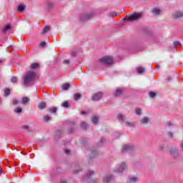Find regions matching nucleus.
I'll use <instances>...</instances> for the list:
<instances>
[{
	"label": "nucleus",
	"mask_w": 183,
	"mask_h": 183,
	"mask_svg": "<svg viewBox=\"0 0 183 183\" xmlns=\"http://www.w3.org/2000/svg\"><path fill=\"white\" fill-rule=\"evenodd\" d=\"M35 79V72L29 71L27 74H26L24 78V85H28L29 82H32Z\"/></svg>",
	"instance_id": "1"
},
{
	"label": "nucleus",
	"mask_w": 183,
	"mask_h": 183,
	"mask_svg": "<svg viewBox=\"0 0 183 183\" xmlns=\"http://www.w3.org/2000/svg\"><path fill=\"white\" fill-rule=\"evenodd\" d=\"M141 16H142V13H136L132 16H126L124 19L125 21H137V19H139V18H141Z\"/></svg>",
	"instance_id": "2"
},
{
	"label": "nucleus",
	"mask_w": 183,
	"mask_h": 183,
	"mask_svg": "<svg viewBox=\"0 0 183 183\" xmlns=\"http://www.w3.org/2000/svg\"><path fill=\"white\" fill-rule=\"evenodd\" d=\"M99 61L102 62V64H105L106 65H111V64L114 62V59L109 56H106L100 59Z\"/></svg>",
	"instance_id": "3"
},
{
	"label": "nucleus",
	"mask_w": 183,
	"mask_h": 183,
	"mask_svg": "<svg viewBox=\"0 0 183 183\" xmlns=\"http://www.w3.org/2000/svg\"><path fill=\"white\" fill-rule=\"evenodd\" d=\"M127 169V164L124 162H122L120 163L119 168L116 171L118 174H120L121 172H124V170Z\"/></svg>",
	"instance_id": "4"
},
{
	"label": "nucleus",
	"mask_w": 183,
	"mask_h": 183,
	"mask_svg": "<svg viewBox=\"0 0 183 183\" xmlns=\"http://www.w3.org/2000/svg\"><path fill=\"white\" fill-rule=\"evenodd\" d=\"M94 175V172H90V176H86L84 177L83 181H86L87 183H95L94 180L91 179V177Z\"/></svg>",
	"instance_id": "5"
},
{
	"label": "nucleus",
	"mask_w": 183,
	"mask_h": 183,
	"mask_svg": "<svg viewBox=\"0 0 183 183\" xmlns=\"http://www.w3.org/2000/svg\"><path fill=\"white\" fill-rule=\"evenodd\" d=\"M101 98H102V92H98L94 94L92 99V101H98V99H101Z\"/></svg>",
	"instance_id": "6"
},
{
	"label": "nucleus",
	"mask_w": 183,
	"mask_h": 183,
	"mask_svg": "<svg viewBox=\"0 0 183 183\" xmlns=\"http://www.w3.org/2000/svg\"><path fill=\"white\" fill-rule=\"evenodd\" d=\"M183 12L182 11H177L176 13L172 14V18L174 19H178V18H182Z\"/></svg>",
	"instance_id": "7"
},
{
	"label": "nucleus",
	"mask_w": 183,
	"mask_h": 183,
	"mask_svg": "<svg viewBox=\"0 0 183 183\" xmlns=\"http://www.w3.org/2000/svg\"><path fill=\"white\" fill-rule=\"evenodd\" d=\"M29 101H31V99H29V97H24L21 99V104H22V105H28V104H29Z\"/></svg>",
	"instance_id": "8"
},
{
	"label": "nucleus",
	"mask_w": 183,
	"mask_h": 183,
	"mask_svg": "<svg viewBox=\"0 0 183 183\" xmlns=\"http://www.w3.org/2000/svg\"><path fill=\"white\" fill-rule=\"evenodd\" d=\"M49 31H51V26H46L43 31L40 33V35H44V34H47Z\"/></svg>",
	"instance_id": "9"
},
{
	"label": "nucleus",
	"mask_w": 183,
	"mask_h": 183,
	"mask_svg": "<svg viewBox=\"0 0 183 183\" xmlns=\"http://www.w3.org/2000/svg\"><path fill=\"white\" fill-rule=\"evenodd\" d=\"M112 179V175L110 176H106L103 179V182L104 183H109L111 182V180Z\"/></svg>",
	"instance_id": "10"
},
{
	"label": "nucleus",
	"mask_w": 183,
	"mask_h": 183,
	"mask_svg": "<svg viewBox=\"0 0 183 183\" xmlns=\"http://www.w3.org/2000/svg\"><path fill=\"white\" fill-rule=\"evenodd\" d=\"M132 149V147L131 146L124 145L122 148V152H125V151H131Z\"/></svg>",
	"instance_id": "11"
},
{
	"label": "nucleus",
	"mask_w": 183,
	"mask_h": 183,
	"mask_svg": "<svg viewBox=\"0 0 183 183\" xmlns=\"http://www.w3.org/2000/svg\"><path fill=\"white\" fill-rule=\"evenodd\" d=\"M39 109H45L46 108V103L42 102L38 104Z\"/></svg>",
	"instance_id": "12"
},
{
	"label": "nucleus",
	"mask_w": 183,
	"mask_h": 183,
	"mask_svg": "<svg viewBox=\"0 0 183 183\" xmlns=\"http://www.w3.org/2000/svg\"><path fill=\"white\" fill-rule=\"evenodd\" d=\"M122 89H117L114 92L115 97H121V95H122Z\"/></svg>",
	"instance_id": "13"
},
{
	"label": "nucleus",
	"mask_w": 183,
	"mask_h": 183,
	"mask_svg": "<svg viewBox=\"0 0 183 183\" xmlns=\"http://www.w3.org/2000/svg\"><path fill=\"white\" fill-rule=\"evenodd\" d=\"M152 12L153 15H159V14H161V10L159 9H153Z\"/></svg>",
	"instance_id": "14"
},
{
	"label": "nucleus",
	"mask_w": 183,
	"mask_h": 183,
	"mask_svg": "<svg viewBox=\"0 0 183 183\" xmlns=\"http://www.w3.org/2000/svg\"><path fill=\"white\" fill-rule=\"evenodd\" d=\"M30 68L31 69H36L37 68H39V64L38 63H33L31 64Z\"/></svg>",
	"instance_id": "15"
},
{
	"label": "nucleus",
	"mask_w": 183,
	"mask_h": 183,
	"mask_svg": "<svg viewBox=\"0 0 183 183\" xmlns=\"http://www.w3.org/2000/svg\"><path fill=\"white\" fill-rule=\"evenodd\" d=\"M148 122H149V118H148V117H144L141 120V124H142L143 125L145 124H148Z\"/></svg>",
	"instance_id": "16"
},
{
	"label": "nucleus",
	"mask_w": 183,
	"mask_h": 183,
	"mask_svg": "<svg viewBox=\"0 0 183 183\" xmlns=\"http://www.w3.org/2000/svg\"><path fill=\"white\" fill-rule=\"evenodd\" d=\"M170 154L172 157H178V153H177V149H172L170 151Z\"/></svg>",
	"instance_id": "17"
},
{
	"label": "nucleus",
	"mask_w": 183,
	"mask_h": 183,
	"mask_svg": "<svg viewBox=\"0 0 183 183\" xmlns=\"http://www.w3.org/2000/svg\"><path fill=\"white\" fill-rule=\"evenodd\" d=\"M11 24H7L4 26V28L3 29V32L5 33L6 32V31H9L11 29Z\"/></svg>",
	"instance_id": "18"
},
{
	"label": "nucleus",
	"mask_w": 183,
	"mask_h": 183,
	"mask_svg": "<svg viewBox=\"0 0 183 183\" xmlns=\"http://www.w3.org/2000/svg\"><path fill=\"white\" fill-rule=\"evenodd\" d=\"M25 10V6L24 5H19L17 8V11H19V12H23V11Z\"/></svg>",
	"instance_id": "19"
},
{
	"label": "nucleus",
	"mask_w": 183,
	"mask_h": 183,
	"mask_svg": "<svg viewBox=\"0 0 183 183\" xmlns=\"http://www.w3.org/2000/svg\"><path fill=\"white\" fill-rule=\"evenodd\" d=\"M61 89L62 91H67V89H69V84H63Z\"/></svg>",
	"instance_id": "20"
},
{
	"label": "nucleus",
	"mask_w": 183,
	"mask_h": 183,
	"mask_svg": "<svg viewBox=\"0 0 183 183\" xmlns=\"http://www.w3.org/2000/svg\"><path fill=\"white\" fill-rule=\"evenodd\" d=\"M98 155V152L97 151H93L92 152V153L90 154V158H95V157H97Z\"/></svg>",
	"instance_id": "21"
},
{
	"label": "nucleus",
	"mask_w": 183,
	"mask_h": 183,
	"mask_svg": "<svg viewBox=\"0 0 183 183\" xmlns=\"http://www.w3.org/2000/svg\"><path fill=\"white\" fill-rule=\"evenodd\" d=\"M126 126L129 127V128H134V127H135V123H131L129 122H127Z\"/></svg>",
	"instance_id": "22"
},
{
	"label": "nucleus",
	"mask_w": 183,
	"mask_h": 183,
	"mask_svg": "<svg viewBox=\"0 0 183 183\" xmlns=\"http://www.w3.org/2000/svg\"><path fill=\"white\" fill-rule=\"evenodd\" d=\"M4 97H8L11 94V90L8 88H6L4 90Z\"/></svg>",
	"instance_id": "23"
},
{
	"label": "nucleus",
	"mask_w": 183,
	"mask_h": 183,
	"mask_svg": "<svg viewBox=\"0 0 183 183\" xmlns=\"http://www.w3.org/2000/svg\"><path fill=\"white\" fill-rule=\"evenodd\" d=\"M81 97H82L80 94H75L74 99L75 101H78V99H81Z\"/></svg>",
	"instance_id": "24"
},
{
	"label": "nucleus",
	"mask_w": 183,
	"mask_h": 183,
	"mask_svg": "<svg viewBox=\"0 0 183 183\" xmlns=\"http://www.w3.org/2000/svg\"><path fill=\"white\" fill-rule=\"evenodd\" d=\"M56 111H58V109H56V107H52L49 109V112L51 114H56Z\"/></svg>",
	"instance_id": "25"
},
{
	"label": "nucleus",
	"mask_w": 183,
	"mask_h": 183,
	"mask_svg": "<svg viewBox=\"0 0 183 183\" xmlns=\"http://www.w3.org/2000/svg\"><path fill=\"white\" fill-rule=\"evenodd\" d=\"M118 119H119L120 121H125L126 118L125 117H124V115H122V114H119L117 116Z\"/></svg>",
	"instance_id": "26"
},
{
	"label": "nucleus",
	"mask_w": 183,
	"mask_h": 183,
	"mask_svg": "<svg viewBox=\"0 0 183 183\" xmlns=\"http://www.w3.org/2000/svg\"><path fill=\"white\" fill-rule=\"evenodd\" d=\"M137 181H138V178H137L136 177H132L130 179L131 183H135V182H137Z\"/></svg>",
	"instance_id": "27"
},
{
	"label": "nucleus",
	"mask_w": 183,
	"mask_h": 183,
	"mask_svg": "<svg viewBox=\"0 0 183 183\" xmlns=\"http://www.w3.org/2000/svg\"><path fill=\"white\" fill-rule=\"evenodd\" d=\"M61 107H63L64 108H68V107H69V104L68 103V102H64L61 104Z\"/></svg>",
	"instance_id": "28"
},
{
	"label": "nucleus",
	"mask_w": 183,
	"mask_h": 183,
	"mask_svg": "<svg viewBox=\"0 0 183 183\" xmlns=\"http://www.w3.org/2000/svg\"><path fill=\"white\" fill-rule=\"evenodd\" d=\"M144 69L142 67L137 68V74H143Z\"/></svg>",
	"instance_id": "29"
},
{
	"label": "nucleus",
	"mask_w": 183,
	"mask_h": 183,
	"mask_svg": "<svg viewBox=\"0 0 183 183\" xmlns=\"http://www.w3.org/2000/svg\"><path fill=\"white\" fill-rule=\"evenodd\" d=\"M11 81L13 83V84H15L18 81V79L16 78V76H13L11 77Z\"/></svg>",
	"instance_id": "30"
},
{
	"label": "nucleus",
	"mask_w": 183,
	"mask_h": 183,
	"mask_svg": "<svg viewBox=\"0 0 183 183\" xmlns=\"http://www.w3.org/2000/svg\"><path fill=\"white\" fill-rule=\"evenodd\" d=\"M92 121L93 124H98V117H92Z\"/></svg>",
	"instance_id": "31"
},
{
	"label": "nucleus",
	"mask_w": 183,
	"mask_h": 183,
	"mask_svg": "<svg viewBox=\"0 0 183 183\" xmlns=\"http://www.w3.org/2000/svg\"><path fill=\"white\" fill-rule=\"evenodd\" d=\"M81 127L82 129H86V128L88 127V124H86V123L85 122H83L81 123Z\"/></svg>",
	"instance_id": "32"
},
{
	"label": "nucleus",
	"mask_w": 183,
	"mask_h": 183,
	"mask_svg": "<svg viewBox=\"0 0 183 183\" xmlns=\"http://www.w3.org/2000/svg\"><path fill=\"white\" fill-rule=\"evenodd\" d=\"M15 112L17 113V114H21V112H22V108L21 107H16L15 109Z\"/></svg>",
	"instance_id": "33"
},
{
	"label": "nucleus",
	"mask_w": 183,
	"mask_h": 183,
	"mask_svg": "<svg viewBox=\"0 0 183 183\" xmlns=\"http://www.w3.org/2000/svg\"><path fill=\"white\" fill-rule=\"evenodd\" d=\"M142 112V110H141V109H139V108L136 109L137 115H141Z\"/></svg>",
	"instance_id": "34"
},
{
	"label": "nucleus",
	"mask_w": 183,
	"mask_h": 183,
	"mask_svg": "<svg viewBox=\"0 0 183 183\" xmlns=\"http://www.w3.org/2000/svg\"><path fill=\"white\" fill-rule=\"evenodd\" d=\"M156 96H157V94H155V92H152L149 93L150 98H155Z\"/></svg>",
	"instance_id": "35"
},
{
	"label": "nucleus",
	"mask_w": 183,
	"mask_h": 183,
	"mask_svg": "<svg viewBox=\"0 0 183 183\" xmlns=\"http://www.w3.org/2000/svg\"><path fill=\"white\" fill-rule=\"evenodd\" d=\"M44 121H49V119H51V117L49 115H46L44 117Z\"/></svg>",
	"instance_id": "36"
},
{
	"label": "nucleus",
	"mask_w": 183,
	"mask_h": 183,
	"mask_svg": "<svg viewBox=\"0 0 183 183\" xmlns=\"http://www.w3.org/2000/svg\"><path fill=\"white\" fill-rule=\"evenodd\" d=\"M17 104H18V100L16 99H14L13 105H17Z\"/></svg>",
	"instance_id": "37"
},
{
	"label": "nucleus",
	"mask_w": 183,
	"mask_h": 183,
	"mask_svg": "<svg viewBox=\"0 0 183 183\" xmlns=\"http://www.w3.org/2000/svg\"><path fill=\"white\" fill-rule=\"evenodd\" d=\"M46 45V42L45 41L40 42V46H45Z\"/></svg>",
	"instance_id": "38"
},
{
	"label": "nucleus",
	"mask_w": 183,
	"mask_h": 183,
	"mask_svg": "<svg viewBox=\"0 0 183 183\" xmlns=\"http://www.w3.org/2000/svg\"><path fill=\"white\" fill-rule=\"evenodd\" d=\"M63 64H64V65H68V64H69V60H68V59L64 60V61H63Z\"/></svg>",
	"instance_id": "39"
},
{
	"label": "nucleus",
	"mask_w": 183,
	"mask_h": 183,
	"mask_svg": "<svg viewBox=\"0 0 183 183\" xmlns=\"http://www.w3.org/2000/svg\"><path fill=\"white\" fill-rule=\"evenodd\" d=\"M173 45H174V46H177V45H179V41H174V42L173 43Z\"/></svg>",
	"instance_id": "40"
},
{
	"label": "nucleus",
	"mask_w": 183,
	"mask_h": 183,
	"mask_svg": "<svg viewBox=\"0 0 183 183\" xmlns=\"http://www.w3.org/2000/svg\"><path fill=\"white\" fill-rule=\"evenodd\" d=\"M70 152H71V150H69V149H66L65 150V154H66L67 155H69Z\"/></svg>",
	"instance_id": "41"
},
{
	"label": "nucleus",
	"mask_w": 183,
	"mask_h": 183,
	"mask_svg": "<svg viewBox=\"0 0 183 183\" xmlns=\"http://www.w3.org/2000/svg\"><path fill=\"white\" fill-rule=\"evenodd\" d=\"M24 129H28V128H29V127H28V126H24Z\"/></svg>",
	"instance_id": "42"
},
{
	"label": "nucleus",
	"mask_w": 183,
	"mask_h": 183,
	"mask_svg": "<svg viewBox=\"0 0 183 183\" xmlns=\"http://www.w3.org/2000/svg\"><path fill=\"white\" fill-rule=\"evenodd\" d=\"M172 137V133H169V137L171 138Z\"/></svg>",
	"instance_id": "43"
},
{
	"label": "nucleus",
	"mask_w": 183,
	"mask_h": 183,
	"mask_svg": "<svg viewBox=\"0 0 183 183\" xmlns=\"http://www.w3.org/2000/svg\"><path fill=\"white\" fill-rule=\"evenodd\" d=\"M61 183H66V180H62Z\"/></svg>",
	"instance_id": "44"
},
{
	"label": "nucleus",
	"mask_w": 183,
	"mask_h": 183,
	"mask_svg": "<svg viewBox=\"0 0 183 183\" xmlns=\"http://www.w3.org/2000/svg\"><path fill=\"white\" fill-rule=\"evenodd\" d=\"M180 147L183 149V142L180 144Z\"/></svg>",
	"instance_id": "45"
},
{
	"label": "nucleus",
	"mask_w": 183,
	"mask_h": 183,
	"mask_svg": "<svg viewBox=\"0 0 183 183\" xmlns=\"http://www.w3.org/2000/svg\"><path fill=\"white\" fill-rule=\"evenodd\" d=\"M74 132L73 131H69V134H72Z\"/></svg>",
	"instance_id": "46"
},
{
	"label": "nucleus",
	"mask_w": 183,
	"mask_h": 183,
	"mask_svg": "<svg viewBox=\"0 0 183 183\" xmlns=\"http://www.w3.org/2000/svg\"><path fill=\"white\" fill-rule=\"evenodd\" d=\"M74 174H78V172H76V170H74Z\"/></svg>",
	"instance_id": "47"
},
{
	"label": "nucleus",
	"mask_w": 183,
	"mask_h": 183,
	"mask_svg": "<svg viewBox=\"0 0 183 183\" xmlns=\"http://www.w3.org/2000/svg\"><path fill=\"white\" fill-rule=\"evenodd\" d=\"M86 19H88L89 17L88 16H86Z\"/></svg>",
	"instance_id": "48"
},
{
	"label": "nucleus",
	"mask_w": 183,
	"mask_h": 183,
	"mask_svg": "<svg viewBox=\"0 0 183 183\" xmlns=\"http://www.w3.org/2000/svg\"><path fill=\"white\" fill-rule=\"evenodd\" d=\"M81 114H85V112H81Z\"/></svg>",
	"instance_id": "49"
},
{
	"label": "nucleus",
	"mask_w": 183,
	"mask_h": 183,
	"mask_svg": "<svg viewBox=\"0 0 183 183\" xmlns=\"http://www.w3.org/2000/svg\"><path fill=\"white\" fill-rule=\"evenodd\" d=\"M100 142H102V139H100Z\"/></svg>",
	"instance_id": "50"
},
{
	"label": "nucleus",
	"mask_w": 183,
	"mask_h": 183,
	"mask_svg": "<svg viewBox=\"0 0 183 183\" xmlns=\"http://www.w3.org/2000/svg\"><path fill=\"white\" fill-rule=\"evenodd\" d=\"M0 64H1V60H0Z\"/></svg>",
	"instance_id": "51"
},
{
	"label": "nucleus",
	"mask_w": 183,
	"mask_h": 183,
	"mask_svg": "<svg viewBox=\"0 0 183 183\" xmlns=\"http://www.w3.org/2000/svg\"><path fill=\"white\" fill-rule=\"evenodd\" d=\"M0 102H1V99H0Z\"/></svg>",
	"instance_id": "52"
}]
</instances>
